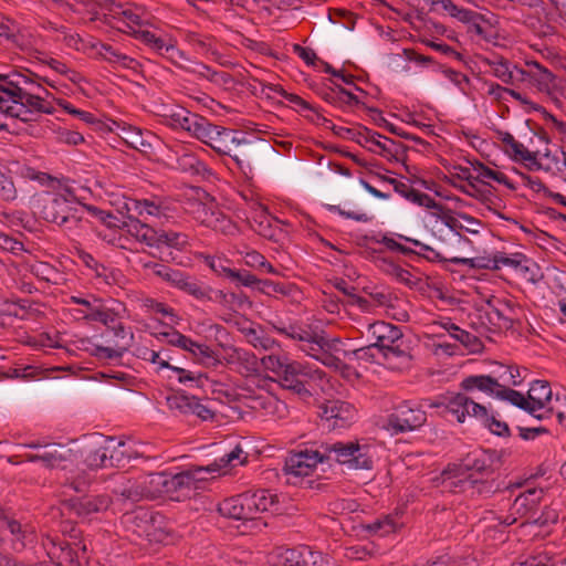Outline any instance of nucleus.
<instances>
[{
    "label": "nucleus",
    "instance_id": "obj_1",
    "mask_svg": "<svg viewBox=\"0 0 566 566\" xmlns=\"http://www.w3.org/2000/svg\"><path fill=\"white\" fill-rule=\"evenodd\" d=\"M424 224L434 238L444 243V254L416 239L403 235H399V239L419 248V252L424 254L428 259L447 260L453 264L470 268L476 266L475 259L462 255L463 253H471L474 250L472 241L462 235V232L479 234L483 226L479 219L465 212H455L452 209L437 203L434 210L427 213Z\"/></svg>",
    "mask_w": 566,
    "mask_h": 566
},
{
    "label": "nucleus",
    "instance_id": "obj_2",
    "mask_svg": "<svg viewBox=\"0 0 566 566\" xmlns=\"http://www.w3.org/2000/svg\"><path fill=\"white\" fill-rule=\"evenodd\" d=\"M51 96L38 74L0 63V113L4 116L30 122L40 114H53Z\"/></svg>",
    "mask_w": 566,
    "mask_h": 566
},
{
    "label": "nucleus",
    "instance_id": "obj_3",
    "mask_svg": "<svg viewBox=\"0 0 566 566\" xmlns=\"http://www.w3.org/2000/svg\"><path fill=\"white\" fill-rule=\"evenodd\" d=\"M36 213L45 221L66 231L75 232L83 227L84 210L99 219L107 228L118 227L117 219L94 206L81 205L75 191L69 187L38 198Z\"/></svg>",
    "mask_w": 566,
    "mask_h": 566
},
{
    "label": "nucleus",
    "instance_id": "obj_4",
    "mask_svg": "<svg viewBox=\"0 0 566 566\" xmlns=\"http://www.w3.org/2000/svg\"><path fill=\"white\" fill-rule=\"evenodd\" d=\"M273 329L296 342L298 350L324 366L332 369L342 367V360L336 354L339 352L345 354L346 350H343V342L339 337H329L324 332H316L311 326L298 323L273 324Z\"/></svg>",
    "mask_w": 566,
    "mask_h": 566
},
{
    "label": "nucleus",
    "instance_id": "obj_5",
    "mask_svg": "<svg viewBox=\"0 0 566 566\" xmlns=\"http://www.w3.org/2000/svg\"><path fill=\"white\" fill-rule=\"evenodd\" d=\"M430 406H443V412L451 415L460 423L464 422L467 417H473L480 419L493 434L500 437L510 434V428L506 422L489 416L485 406L475 402L463 394L453 395L446 403H432Z\"/></svg>",
    "mask_w": 566,
    "mask_h": 566
},
{
    "label": "nucleus",
    "instance_id": "obj_6",
    "mask_svg": "<svg viewBox=\"0 0 566 566\" xmlns=\"http://www.w3.org/2000/svg\"><path fill=\"white\" fill-rule=\"evenodd\" d=\"M326 458L347 470H370L376 457V448L367 440L339 441L327 444Z\"/></svg>",
    "mask_w": 566,
    "mask_h": 566
},
{
    "label": "nucleus",
    "instance_id": "obj_7",
    "mask_svg": "<svg viewBox=\"0 0 566 566\" xmlns=\"http://www.w3.org/2000/svg\"><path fill=\"white\" fill-rule=\"evenodd\" d=\"M367 332L373 343L366 347H361L352 352H345V357L355 356L358 359H367V357L376 358L382 355L385 358L399 355V350L394 344L402 336L400 329L386 322H375L368 325Z\"/></svg>",
    "mask_w": 566,
    "mask_h": 566
},
{
    "label": "nucleus",
    "instance_id": "obj_8",
    "mask_svg": "<svg viewBox=\"0 0 566 566\" xmlns=\"http://www.w3.org/2000/svg\"><path fill=\"white\" fill-rule=\"evenodd\" d=\"M124 209L129 214L143 218L145 221L158 224L176 218L178 209L176 203L164 197L151 196L143 199H127Z\"/></svg>",
    "mask_w": 566,
    "mask_h": 566
},
{
    "label": "nucleus",
    "instance_id": "obj_9",
    "mask_svg": "<svg viewBox=\"0 0 566 566\" xmlns=\"http://www.w3.org/2000/svg\"><path fill=\"white\" fill-rule=\"evenodd\" d=\"M460 387L468 394L476 391L489 397L501 399L510 403H521L520 391L505 390L504 385H500L495 370L491 375H470L462 379Z\"/></svg>",
    "mask_w": 566,
    "mask_h": 566
},
{
    "label": "nucleus",
    "instance_id": "obj_10",
    "mask_svg": "<svg viewBox=\"0 0 566 566\" xmlns=\"http://www.w3.org/2000/svg\"><path fill=\"white\" fill-rule=\"evenodd\" d=\"M324 375L319 368L293 359L277 377L283 388L305 399L311 397V391L306 388L303 379L318 380Z\"/></svg>",
    "mask_w": 566,
    "mask_h": 566
},
{
    "label": "nucleus",
    "instance_id": "obj_11",
    "mask_svg": "<svg viewBox=\"0 0 566 566\" xmlns=\"http://www.w3.org/2000/svg\"><path fill=\"white\" fill-rule=\"evenodd\" d=\"M80 533L78 530L71 526L70 541L59 536H46L42 545L50 560L63 566H71L78 557V553L86 551V545L82 541H77Z\"/></svg>",
    "mask_w": 566,
    "mask_h": 566
},
{
    "label": "nucleus",
    "instance_id": "obj_12",
    "mask_svg": "<svg viewBox=\"0 0 566 566\" xmlns=\"http://www.w3.org/2000/svg\"><path fill=\"white\" fill-rule=\"evenodd\" d=\"M166 158L176 169L191 176L209 177L211 169L186 145L179 142L165 144Z\"/></svg>",
    "mask_w": 566,
    "mask_h": 566
},
{
    "label": "nucleus",
    "instance_id": "obj_13",
    "mask_svg": "<svg viewBox=\"0 0 566 566\" xmlns=\"http://www.w3.org/2000/svg\"><path fill=\"white\" fill-rule=\"evenodd\" d=\"M123 523L139 537H146L149 541H164V536L158 534L163 516L146 507L138 506L132 512H126L123 516Z\"/></svg>",
    "mask_w": 566,
    "mask_h": 566
},
{
    "label": "nucleus",
    "instance_id": "obj_14",
    "mask_svg": "<svg viewBox=\"0 0 566 566\" xmlns=\"http://www.w3.org/2000/svg\"><path fill=\"white\" fill-rule=\"evenodd\" d=\"M161 474L140 475L136 479H125L116 489L115 494L118 501L123 503H135L144 499L155 497L158 490H154V484H160L163 480Z\"/></svg>",
    "mask_w": 566,
    "mask_h": 566
},
{
    "label": "nucleus",
    "instance_id": "obj_15",
    "mask_svg": "<svg viewBox=\"0 0 566 566\" xmlns=\"http://www.w3.org/2000/svg\"><path fill=\"white\" fill-rule=\"evenodd\" d=\"M522 398L521 403H512L522 410L527 411L530 415L541 419L543 416L541 411H554L555 405L553 403V391L549 384L545 380H534L527 391V396L520 392Z\"/></svg>",
    "mask_w": 566,
    "mask_h": 566
},
{
    "label": "nucleus",
    "instance_id": "obj_16",
    "mask_svg": "<svg viewBox=\"0 0 566 566\" xmlns=\"http://www.w3.org/2000/svg\"><path fill=\"white\" fill-rule=\"evenodd\" d=\"M427 421L426 412L417 405L409 401L400 403L388 416L385 428L392 433L412 431L420 428Z\"/></svg>",
    "mask_w": 566,
    "mask_h": 566
},
{
    "label": "nucleus",
    "instance_id": "obj_17",
    "mask_svg": "<svg viewBox=\"0 0 566 566\" xmlns=\"http://www.w3.org/2000/svg\"><path fill=\"white\" fill-rule=\"evenodd\" d=\"M247 453L240 446H235L230 452L224 453L222 457L216 459L212 463L206 467H195L189 469L186 473L177 476L179 480L192 479L205 480L206 474L226 472L228 469L242 465L247 462Z\"/></svg>",
    "mask_w": 566,
    "mask_h": 566
},
{
    "label": "nucleus",
    "instance_id": "obj_18",
    "mask_svg": "<svg viewBox=\"0 0 566 566\" xmlns=\"http://www.w3.org/2000/svg\"><path fill=\"white\" fill-rule=\"evenodd\" d=\"M525 65L528 67L517 71L518 83H527L535 87L537 92L552 95L556 88V76L536 60H526Z\"/></svg>",
    "mask_w": 566,
    "mask_h": 566
},
{
    "label": "nucleus",
    "instance_id": "obj_19",
    "mask_svg": "<svg viewBox=\"0 0 566 566\" xmlns=\"http://www.w3.org/2000/svg\"><path fill=\"white\" fill-rule=\"evenodd\" d=\"M158 340H165L167 344L178 347L192 355L193 358L200 361L213 359V352L209 346L198 343L192 338L181 334L175 328L151 333Z\"/></svg>",
    "mask_w": 566,
    "mask_h": 566
},
{
    "label": "nucleus",
    "instance_id": "obj_20",
    "mask_svg": "<svg viewBox=\"0 0 566 566\" xmlns=\"http://www.w3.org/2000/svg\"><path fill=\"white\" fill-rule=\"evenodd\" d=\"M318 415L328 429H338L349 426L356 418L353 405L340 400H327L319 406Z\"/></svg>",
    "mask_w": 566,
    "mask_h": 566
},
{
    "label": "nucleus",
    "instance_id": "obj_21",
    "mask_svg": "<svg viewBox=\"0 0 566 566\" xmlns=\"http://www.w3.org/2000/svg\"><path fill=\"white\" fill-rule=\"evenodd\" d=\"M543 494L544 491L542 489H528L517 495L511 506L510 515L501 521V524L509 526L522 517L527 518L525 523H532Z\"/></svg>",
    "mask_w": 566,
    "mask_h": 566
},
{
    "label": "nucleus",
    "instance_id": "obj_22",
    "mask_svg": "<svg viewBox=\"0 0 566 566\" xmlns=\"http://www.w3.org/2000/svg\"><path fill=\"white\" fill-rule=\"evenodd\" d=\"M324 461V455L317 450H302L292 452L285 460L284 472L289 476H307L314 472L318 463Z\"/></svg>",
    "mask_w": 566,
    "mask_h": 566
},
{
    "label": "nucleus",
    "instance_id": "obj_23",
    "mask_svg": "<svg viewBox=\"0 0 566 566\" xmlns=\"http://www.w3.org/2000/svg\"><path fill=\"white\" fill-rule=\"evenodd\" d=\"M352 139L371 153L387 157L394 154L395 142L366 127L349 129Z\"/></svg>",
    "mask_w": 566,
    "mask_h": 566
},
{
    "label": "nucleus",
    "instance_id": "obj_24",
    "mask_svg": "<svg viewBox=\"0 0 566 566\" xmlns=\"http://www.w3.org/2000/svg\"><path fill=\"white\" fill-rule=\"evenodd\" d=\"M530 170H542L552 175L562 174L566 168V154L558 147L533 151L527 164Z\"/></svg>",
    "mask_w": 566,
    "mask_h": 566
},
{
    "label": "nucleus",
    "instance_id": "obj_25",
    "mask_svg": "<svg viewBox=\"0 0 566 566\" xmlns=\"http://www.w3.org/2000/svg\"><path fill=\"white\" fill-rule=\"evenodd\" d=\"M239 135L240 134L235 130L214 125L206 145L218 154L230 155L233 147L249 144L244 137H240Z\"/></svg>",
    "mask_w": 566,
    "mask_h": 566
},
{
    "label": "nucleus",
    "instance_id": "obj_26",
    "mask_svg": "<svg viewBox=\"0 0 566 566\" xmlns=\"http://www.w3.org/2000/svg\"><path fill=\"white\" fill-rule=\"evenodd\" d=\"M111 130L116 133L129 147L139 151H147L151 147L149 132L144 133L140 128L125 122H113Z\"/></svg>",
    "mask_w": 566,
    "mask_h": 566
},
{
    "label": "nucleus",
    "instance_id": "obj_27",
    "mask_svg": "<svg viewBox=\"0 0 566 566\" xmlns=\"http://www.w3.org/2000/svg\"><path fill=\"white\" fill-rule=\"evenodd\" d=\"M247 406L261 416L282 418L286 413V405L269 392L248 397Z\"/></svg>",
    "mask_w": 566,
    "mask_h": 566
},
{
    "label": "nucleus",
    "instance_id": "obj_28",
    "mask_svg": "<svg viewBox=\"0 0 566 566\" xmlns=\"http://www.w3.org/2000/svg\"><path fill=\"white\" fill-rule=\"evenodd\" d=\"M433 10L441 11L444 14L462 23H472L476 34L484 35L483 28L476 23L479 14L472 10L465 9L454 3L453 0H433Z\"/></svg>",
    "mask_w": 566,
    "mask_h": 566
},
{
    "label": "nucleus",
    "instance_id": "obj_29",
    "mask_svg": "<svg viewBox=\"0 0 566 566\" xmlns=\"http://www.w3.org/2000/svg\"><path fill=\"white\" fill-rule=\"evenodd\" d=\"M248 502L250 503L251 518L253 520L259 513L275 512L279 509L277 495L269 490H258L254 492H245Z\"/></svg>",
    "mask_w": 566,
    "mask_h": 566
},
{
    "label": "nucleus",
    "instance_id": "obj_30",
    "mask_svg": "<svg viewBox=\"0 0 566 566\" xmlns=\"http://www.w3.org/2000/svg\"><path fill=\"white\" fill-rule=\"evenodd\" d=\"M112 500L106 494L78 499L72 503V510L77 516L90 517L92 514L105 512Z\"/></svg>",
    "mask_w": 566,
    "mask_h": 566
},
{
    "label": "nucleus",
    "instance_id": "obj_31",
    "mask_svg": "<svg viewBox=\"0 0 566 566\" xmlns=\"http://www.w3.org/2000/svg\"><path fill=\"white\" fill-rule=\"evenodd\" d=\"M227 360L234 369L241 375L249 376L258 371L259 359L258 357L245 349L233 348L228 353Z\"/></svg>",
    "mask_w": 566,
    "mask_h": 566
},
{
    "label": "nucleus",
    "instance_id": "obj_32",
    "mask_svg": "<svg viewBox=\"0 0 566 566\" xmlns=\"http://www.w3.org/2000/svg\"><path fill=\"white\" fill-rule=\"evenodd\" d=\"M499 140L502 144V150L514 161L525 165L532 159L533 151L528 150L522 143L507 132H500L497 134Z\"/></svg>",
    "mask_w": 566,
    "mask_h": 566
},
{
    "label": "nucleus",
    "instance_id": "obj_33",
    "mask_svg": "<svg viewBox=\"0 0 566 566\" xmlns=\"http://www.w3.org/2000/svg\"><path fill=\"white\" fill-rule=\"evenodd\" d=\"M472 169L475 172L474 182L490 185L491 181H495L511 190L515 189L514 182L504 172L493 169L482 161L474 160L472 163Z\"/></svg>",
    "mask_w": 566,
    "mask_h": 566
},
{
    "label": "nucleus",
    "instance_id": "obj_34",
    "mask_svg": "<svg viewBox=\"0 0 566 566\" xmlns=\"http://www.w3.org/2000/svg\"><path fill=\"white\" fill-rule=\"evenodd\" d=\"M494 264L496 269L502 266L512 268L524 276L530 273L527 279L533 282L536 281L535 273L533 271L534 264H532L530 260L522 253H514L511 255L499 253L494 256Z\"/></svg>",
    "mask_w": 566,
    "mask_h": 566
},
{
    "label": "nucleus",
    "instance_id": "obj_35",
    "mask_svg": "<svg viewBox=\"0 0 566 566\" xmlns=\"http://www.w3.org/2000/svg\"><path fill=\"white\" fill-rule=\"evenodd\" d=\"M126 232L148 247H155L158 243L157 231L146 222H142L136 217H129L128 221L124 222Z\"/></svg>",
    "mask_w": 566,
    "mask_h": 566
},
{
    "label": "nucleus",
    "instance_id": "obj_36",
    "mask_svg": "<svg viewBox=\"0 0 566 566\" xmlns=\"http://www.w3.org/2000/svg\"><path fill=\"white\" fill-rule=\"evenodd\" d=\"M249 504L245 493H243L222 501L219 505V512L234 520H252Z\"/></svg>",
    "mask_w": 566,
    "mask_h": 566
},
{
    "label": "nucleus",
    "instance_id": "obj_37",
    "mask_svg": "<svg viewBox=\"0 0 566 566\" xmlns=\"http://www.w3.org/2000/svg\"><path fill=\"white\" fill-rule=\"evenodd\" d=\"M485 63L490 67V72L503 83H518V75L515 72L521 71V67L517 65L511 64L503 57L486 59Z\"/></svg>",
    "mask_w": 566,
    "mask_h": 566
},
{
    "label": "nucleus",
    "instance_id": "obj_38",
    "mask_svg": "<svg viewBox=\"0 0 566 566\" xmlns=\"http://www.w3.org/2000/svg\"><path fill=\"white\" fill-rule=\"evenodd\" d=\"M388 181L390 185H392L394 190L403 198L408 199L409 201L416 202L420 206H424L429 208L430 211L434 210V206H437L438 202H436L427 193H422L415 190L411 186H409L407 182L402 180L390 178L388 179Z\"/></svg>",
    "mask_w": 566,
    "mask_h": 566
},
{
    "label": "nucleus",
    "instance_id": "obj_39",
    "mask_svg": "<svg viewBox=\"0 0 566 566\" xmlns=\"http://www.w3.org/2000/svg\"><path fill=\"white\" fill-rule=\"evenodd\" d=\"M271 566H302V547H276L268 555Z\"/></svg>",
    "mask_w": 566,
    "mask_h": 566
},
{
    "label": "nucleus",
    "instance_id": "obj_40",
    "mask_svg": "<svg viewBox=\"0 0 566 566\" xmlns=\"http://www.w3.org/2000/svg\"><path fill=\"white\" fill-rule=\"evenodd\" d=\"M193 399L184 391H174L165 397L167 408L176 416H190Z\"/></svg>",
    "mask_w": 566,
    "mask_h": 566
},
{
    "label": "nucleus",
    "instance_id": "obj_41",
    "mask_svg": "<svg viewBox=\"0 0 566 566\" xmlns=\"http://www.w3.org/2000/svg\"><path fill=\"white\" fill-rule=\"evenodd\" d=\"M402 525L401 515L396 512L390 515L382 516L369 523L366 530L379 536H386L396 532Z\"/></svg>",
    "mask_w": 566,
    "mask_h": 566
},
{
    "label": "nucleus",
    "instance_id": "obj_42",
    "mask_svg": "<svg viewBox=\"0 0 566 566\" xmlns=\"http://www.w3.org/2000/svg\"><path fill=\"white\" fill-rule=\"evenodd\" d=\"M292 360L293 359L287 353H274L272 350L269 355H265L260 359L259 365H261L265 370L279 376Z\"/></svg>",
    "mask_w": 566,
    "mask_h": 566
},
{
    "label": "nucleus",
    "instance_id": "obj_43",
    "mask_svg": "<svg viewBox=\"0 0 566 566\" xmlns=\"http://www.w3.org/2000/svg\"><path fill=\"white\" fill-rule=\"evenodd\" d=\"M245 336L248 342L256 349H262L265 352L281 349L280 342L270 337L261 329L250 328L247 331Z\"/></svg>",
    "mask_w": 566,
    "mask_h": 566
},
{
    "label": "nucleus",
    "instance_id": "obj_44",
    "mask_svg": "<svg viewBox=\"0 0 566 566\" xmlns=\"http://www.w3.org/2000/svg\"><path fill=\"white\" fill-rule=\"evenodd\" d=\"M493 315H495V304L491 302H488L484 306L478 310V322L474 324L481 334L499 333L497 327H495V322L493 321Z\"/></svg>",
    "mask_w": 566,
    "mask_h": 566
},
{
    "label": "nucleus",
    "instance_id": "obj_45",
    "mask_svg": "<svg viewBox=\"0 0 566 566\" xmlns=\"http://www.w3.org/2000/svg\"><path fill=\"white\" fill-rule=\"evenodd\" d=\"M98 54L106 61L123 66L125 69H135L137 62L135 59L118 52L112 45L102 44Z\"/></svg>",
    "mask_w": 566,
    "mask_h": 566
},
{
    "label": "nucleus",
    "instance_id": "obj_46",
    "mask_svg": "<svg viewBox=\"0 0 566 566\" xmlns=\"http://www.w3.org/2000/svg\"><path fill=\"white\" fill-rule=\"evenodd\" d=\"M495 374L505 390H513L511 387H517L523 382L521 370L516 366L500 365Z\"/></svg>",
    "mask_w": 566,
    "mask_h": 566
},
{
    "label": "nucleus",
    "instance_id": "obj_47",
    "mask_svg": "<svg viewBox=\"0 0 566 566\" xmlns=\"http://www.w3.org/2000/svg\"><path fill=\"white\" fill-rule=\"evenodd\" d=\"M489 94L495 96L496 98H504L505 94L510 95L515 101L520 102L523 106H525V108L528 111H538L541 108L534 102H532L526 95H523L522 93L515 90L503 87L499 84H492L489 88Z\"/></svg>",
    "mask_w": 566,
    "mask_h": 566
},
{
    "label": "nucleus",
    "instance_id": "obj_48",
    "mask_svg": "<svg viewBox=\"0 0 566 566\" xmlns=\"http://www.w3.org/2000/svg\"><path fill=\"white\" fill-rule=\"evenodd\" d=\"M109 451L112 446H107V438L94 451L90 452L85 459L87 465L92 469L112 468L109 462Z\"/></svg>",
    "mask_w": 566,
    "mask_h": 566
},
{
    "label": "nucleus",
    "instance_id": "obj_49",
    "mask_svg": "<svg viewBox=\"0 0 566 566\" xmlns=\"http://www.w3.org/2000/svg\"><path fill=\"white\" fill-rule=\"evenodd\" d=\"M196 114L190 113L189 111L182 107H176L170 109L168 114L165 115L166 123L174 128H181L184 130H188L191 125Z\"/></svg>",
    "mask_w": 566,
    "mask_h": 566
},
{
    "label": "nucleus",
    "instance_id": "obj_50",
    "mask_svg": "<svg viewBox=\"0 0 566 566\" xmlns=\"http://www.w3.org/2000/svg\"><path fill=\"white\" fill-rule=\"evenodd\" d=\"M213 126L214 124L210 123L206 117L196 114L187 132L196 139L207 144Z\"/></svg>",
    "mask_w": 566,
    "mask_h": 566
},
{
    "label": "nucleus",
    "instance_id": "obj_51",
    "mask_svg": "<svg viewBox=\"0 0 566 566\" xmlns=\"http://www.w3.org/2000/svg\"><path fill=\"white\" fill-rule=\"evenodd\" d=\"M111 444L112 451L108 453L111 467L124 465L125 460L132 457L128 452L126 442L122 440L117 441L115 438H107V446L111 447Z\"/></svg>",
    "mask_w": 566,
    "mask_h": 566
},
{
    "label": "nucleus",
    "instance_id": "obj_52",
    "mask_svg": "<svg viewBox=\"0 0 566 566\" xmlns=\"http://www.w3.org/2000/svg\"><path fill=\"white\" fill-rule=\"evenodd\" d=\"M157 235L158 243L156 245L165 244L178 250H182L188 245V235L182 232L160 231L157 232Z\"/></svg>",
    "mask_w": 566,
    "mask_h": 566
},
{
    "label": "nucleus",
    "instance_id": "obj_53",
    "mask_svg": "<svg viewBox=\"0 0 566 566\" xmlns=\"http://www.w3.org/2000/svg\"><path fill=\"white\" fill-rule=\"evenodd\" d=\"M206 286L207 284L199 282L198 280L185 273L178 290L201 302L205 295Z\"/></svg>",
    "mask_w": 566,
    "mask_h": 566
},
{
    "label": "nucleus",
    "instance_id": "obj_54",
    "mask_svg": "<svg viewBox=\"0 0 566 566\" xmlns=\"http://www.w3.org/2000/svg\"><path fill=\"white\" fill-rule=\"evenodd\" d=\"M433 325H438L447 331L451 337L459 340L464 345H469L471 343L472 336L467 331L460 328L454 323L451 322L450 318H443L441 321H437Z\"/></svg>",
    "mask_w": 566,
    "mask_h": 566
},
{
    "label": "nucleus",
    "instance_id": "obj_55",
    "mask_svg": "<svg viewBox=\"0 0 566 566\" xmlns=\"http://www.w3.org/2000/svg\"><path fill=\"white\" fill-rule=\"evenodd\" d=\"M151 268H153V271L155 274H157L163 280L168 282L171 286L178 289L180 282L184 277V274H185L182 271L176 270V269H170L166 265L157 264V263H154Z\"/></svg>",
    "mask_w": 566,
    "mask_h": 566
},
{
    "label": "nucleus",
    "instance_id": "obj_56",
    "mask_svg": "<svg viewBox=\"0 0 566 566\" xmlns=\"http://www.w3.org/2000/svg\"><path fill=\"white\" fill-rule=\"evenodd\" d=\"M512 312L513 310L509 304H500V306L495 305V315H493V321L495 322V327H497L499 333L513 326V317L510 315Z\"/></svg>",
    "mask_w": 566,
    "mask_h": 566
},
{
    "label": "nucleus",
    "instance_id": "obj_57",
    "mask_svg": "<svg viewBox=\"0 0 566 566\" xmlns=\"http://www.w3.org/2000/svg\"><path fill=\"white\" fill-rule=\"evenodd\" d=\"M71 455V451L67 450L64 453L59 450H46L41 453V462L45 468L55 469L61 468L62 463L67 461Z\"/></svg>",
    "mask_w": 566,
    "mask_h": 566
},
{
    "label": "nucleus",
    "instance_id": "obj_58",
    "mask_svg": "<svg viewBox=\"0 0 566 566\" xmlns=\"http://www.w3.org/2000/svg\"><path fill=\"white\" fill-rule=\"evenodd\" d=\"M137 39L160 55L164 54L167 45L169 44V42H166L164 39L147 30L139 31L137 33Z\"/></svg>",
    "mask_w": 566,
    "mask_h": 566
},
{
    "label": "nucleus",
    "instance_id": "obj_59",
    "mask_svg": "<svg viewBox=\"0 0 566 566\" xmlns=\"http://www.w3.org/2000/svg\"><path fill=\"white\" fill-rule=\"evenodd\" d=\"M143 306L148 312L170 317V321L172 323H177L178 322L179 317L177 316L175 311L170 306L166 305L165 303L158 302V301H156L154 298H146V300L143 301Z\"/></svg>",
    "mask_w": 566,
    "mask_h": 566
},
{
    "label": "nucleus",
    "instance_id": "obj_60",
    "mask_svg": "<svg viewBox=\"0 0 566 566\" xmlns=\"http://www.w3.org/2000/svg\"><path fill=\"white\" fill-rule=\"evenodd\" d=\"M328 560L321 552L302 546V566H327Z\"/></svg>",
    "mask_w": 566,
    "mask_h": 566
},
{
    "label": "nucleus",
    "instance_id": "obj_61",
    "mask_svg": "<svg viewBox=\"0 0 566 566\" xmlns=\"http://www.w3.org/2000/svg\"><path fill=\"white\" fill-rule=\"evenodd\" d=\"M256 223L255 231L265 237V238H272L274 237V224L277 223V220H274L269 212L261 213L258 217V221H254Z\"/></svg>",
    "mask_w": 566,
    "mask_h": 566
},
{
    "label": "nucleus",
    "instance_id": "obj_62",
    "mask_svg": "<svg viewBox=\"0 0 566 566\" xmlns=\"http://www.w3.org/2000/svg\"><path fill=\"white\" fill-rule=\"evenodd\" d=\"M0 527L8 531L17 542L23 545V538L27 531L22 530V526L18 521L3 516L0 518Z\"/></svg>",
    "mask_w": 566,
    "mask_h": 566
},
{
    "label": "nucleus",
    "instance_id": "obj_63",
    "mask_svg": "<svg viewBox=\"0 0 566 566\" xmlns=\"http://www.w3.org/2000/svg\"><path fill=\"white\" fill-rule=\"evenodd\" d=\"M234 295H228L221 290H214L211 286L207 285L205 290V295L201 302H212L220 304L222 306H228L230 304V300L233 298Z\"/></svg>",
    "mask_w": 566,
    "mask_h": 566
},
{
    "label": "nucleus",
    "instance_id": "obj_64",
    "mask_svg": "<svg viewBox=\"0 0 566 566\" xmlns=\"http://www.w3.org/2000/svg\"><path fill=\"white\" fill-rule=\"evenodd\" d=\"M554 189H545L544 195L554 203L566 207V178L562 179V184Z\"/></svg>",
    "mask_w": 566,
    "mask_h": 566
}]
</instances>
